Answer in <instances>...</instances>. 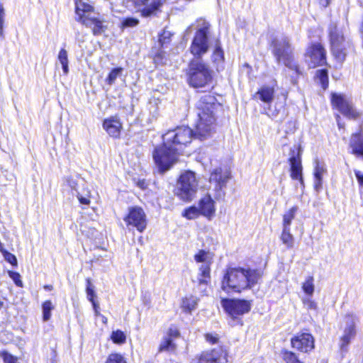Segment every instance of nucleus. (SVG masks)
<instances>
[{
  "label": "nucleus",
  "mask_w": 363,
  "mask_h": 363,
  "mask_svg": "<svg viewBox=\"0 0 363 363\" xmlns=\"http://www.w3.org/2000/svg\"><path fill=\"white\" fill-rule=\"evenodd\" d=\"M326 172L325 165L319 162H316L315 167V189L318 191L322 186V179L323 174Z\"/></svg>",
  "instance_id": "24"
},
{
  "label": "nucleus",
  "mask_w": 363,
  "mask_h": 363,
  "mask_svg": "<svg viewBox=\"0 0 363 363\" xmlns=\"http://www.w3.org/2000/svg\"><path fill=\"white\" fill-rule=\"evenodd\" d=\"M349 147L351 153L357 157H363V129L358 133H352L350 136Z\"/></svg>",
  "instance_id": "21"
},
{
  "label": "nucleus",
  "mask_w": 363,
  "mask_h": 363,
  "mask_svg": "<svg viewBox=\"0 0 363 363\" xmlns=\"http://www.w3.org/2000/svg\"><path fill=\"white\" fill-rule=\"evenodd\" d=\"M54 306L51 301H46L42 304L43 320L45 322L51 318V311L54 309Z\"/></svg>",
  "instance_id": "30"
},
{
  "label": "nucleus",
  "mask_w": 363,
  "mask_h": 363,
  "mask_svg": "<svg viewBox=\"0 0 363 363\" xmlns=\"http://www.w3.org/2000/svg\"><path fill=\"white\" fill-rule=\"evenodd\" d=\"M179 335H180V333H179V329L176 326L172 325L168 329L167 335L165 336L167 337L171 338V339H172V340H174V339L179 337Z\"/></svg>",
  "instance_id": "44"
},
{
  "label": "nucleus",
  "mask_w": 363,
  "mask_h": 363,
  "mask_svg": "<svg viewBox=\"0 0 363 363\" xmlns=\"http://www.w3.org/2000/svg\"><path fill=\"white\" fill-rule=\"evenodd\" d=\"M199 180L195 172L185 171L179 177L175 189L176 195L184 201H190L198 191Z\"/></svg>",
  "instance_id": "7"
},
{
  "label": "nucleus",
  "mask_w": 363,
  "mask_h": 363,
  "mask_svg": "<svg viewBox=\"0 0 363 363\" xmlns=\"http://www.w3.org/2000/svg\"><path fill=\"white\" fill-rule=\"evenodd\" d=\"M230 178V173L226 169L216 168L211 172L209 178V190L213 191L216 199L219 200L225 196V189Z\"/></svg>",
  "instance_id": "9"
},
{
  "label": "nucleus",
  "mask_w": 363,
  "mask_h": 363,
  "mask_svg": "<svg viewBox=\"0 0 363 363\" xmlns=\"http://www.w3.org/2000/svg\"><path fill=\"white\" fill-rule=\"evenodd\" d=\"M357 318L353 315H347L343 321V335L340 339V347L344 350L353 339L356 335V324Z\"/></svg>",
  "instance_id": "16"
},
{
  "label": "nucleus",
  "mask_w": 363,
  "mask_h": 363,
  "mask_svg": "<svg viewBox=\"0 0 363 363\" xmlns=\"http://www.w3.org/2000/svg\"><path fill=\"white\" fill-rule=\"evenodd\" d=\"M220 104L211 94L202 96L196 104L199 120L196 125L194 135L203 140L210 136L215 129L216 113Z\"/></svg>",
  "instance_id": "3"
},
{
  "label": "nucleus",
  "mask_w": 363,
  "mask_h": 363,
  "mask_svg": "<svg viewBox=\"0 0 363 363\" xmlns=\"http://www.w3.org/2000/svg\"><path fill=\"white\" fill-rule=\"evenodd\" d=\"M306 57L311 67L321 66L326 62L325 50L319 43L314 44L308 48Z\"/></svg>",
  "instance_id": "17"
},
{
  "label": "nucleus",
  "mask_w": 363,
  "mask_h": 363,
  "mask_svg": "<svg viewBox=\"0 0 363 363\" xmlns=\"http://www.w3.org/2000/svg\"><path fill=\"white\" fill-rule=\"evenodd\" d=\"M340 119H341L340 116L339 115H337L336 116V121H337V125H338L339 128H344L345 123H341Z\"/></svg>",
  "instance_id": "53"
},
{
  "label": "nucleus",
  "mask_w": 363,
  "mask_h": 363,
  "mask_svg": "<svg viewBox=\"0 0 363 363\" xmlns=\"http://www.w3.org/2000/svg\"><path fill=\"white\" fill-rule=\"evenodd\" d=\"M225 352L222 349H213L202 352L196 363H227Z\"/></svg>",
  "instance_id": "19"
},
{
  "label": "nucleus",
  "mask_w": 363,
  "mask_h": 363,
  "mask_svg": "<svg viewBox=\"0 0 363 363\" xmlns=\"http://www.w3.org/2000/svg\"><path fill=\"white\" fill-rule=\"evenodd\" d=\"M207 26L199 29L191 45V52L194 57L189 63L188 81L194 88L205 87L212 82V74L208 67L199 58L206 53L208 48L207 38Z\"/></svg>",
  "instance_id": "2"
},
{
  "label": "nucleus",
  "mask_w": 363,
  "mask_h": 363,
  "mask_svg": "<svg viewBox=\"0 0 363 363\" xmlns=\"http://www.w3.org/2000/svg\"><path fill=\"white\" fill-rule=\"evenodd\" d=\"M76 191L77 197L80 203L84 205L90 204L91 191L86 186H83L79 191L76 190Z\"/></svg>",
  "instance_id": "27"
},
{
  "label": "nucleus",
  "mask_w": 363,
  "mask_h": 363,
  "mask_svg": "<svg viewBox=\"0 0 363 363\" xmlns=\"http://www.w3.org/2000/svg\"><path fill=\"white\" fill-rule=\"evenodd\" d=\"M316 77L318 79L323 89L328 86V76L326 69H318L316 71Z\"/></svg>",
  "instance_id": "32"
},
{
  "label": "nucleus",
  "mask_w": 363,
  "mask_h": 363,
  "mask_svg": "<svg viewBox=\"0 0 363 363\" xmlns=\"http://www.w3.org/2000/svg\"><path fill=\"white\" fill-rule=\"evenodd\" d=\"M191 31V27H189L186 30V33H188V32H190Z\"/></svg>",
  "instance_id": "58"
},
{
  "label": "nucleus",
  "mask_w": 363,
  "mask_h": 363,
  "mask_svg": "<svg viewBox=\"0 0 363 363\" xmlns=\"http://www.w3.org/2000/svg\"><path fill=\"white\" fill-rule=\"evenodd\" d=\"M68 182H69V186H70L72 189H74V190L76 191L77 189H75V186H76V183H75V182H74V181H73V180H68Z\"/></svg>",
  "instance_id": "55"
},
{
  "label": "nucleus",
  "mask_w": 363,
  "mask_h": 363,
  "mask_svg": "<svg viewBox=\"0 0 363 363\" xmlns=\"http://www.w3.org/2000/svg\"><path fill=\"white\" fill-rule=\"evenodd\" d=\"M298 210V207L294 206L284 213L283 215V228H290L291 222L294 219Z\"/></svg>",
  "instance_id": "26"
},
{
  "label": "nucleus",
  "mask_w": 363,
  "mask_h": 363,
  "mask_svg": "<svg viewBox=\"0 0 363 363\" xmlns=\"http://www.w3.org/2000/svg\"><path fill=\"white\" fill-rule=\"evenodd\" d=\"M199 209L201 214L208 220L214 216L216 212L215 202L211 194H208L201 199L199 203Z\"/></svg>",
  "instance_id": "20"
},
{
  "label": "nucleus",
  "mask_w": 363,
  "mask_h": 363,
  "mask_svg": "<svg viewBox=\"0 0 363 363\" xmlns=\"http://www.w3.org/2000/svg\"><path fill=\"white\" fill-rule=\"evenodd\" d=\"M106 363H126V361L121 354L115 353L109 355Z\"/></svg>",
  "instance_id": "41"
},
{
  "label": "nucleus",
  "mask_w": 363,
  "mask_h": 363,
  "mask_svg": "<svg viewBox=\"0 0 363 363\" xmlns=\"http://www.w3.org/2000/svg\"><path fill=\"white\" fill-rule=\"evenodd\" d=\"M262 277L259 270L244 267L228 268L225 273L221 288L227 292L241 293L252 289Z\"/></svg>",
  "instance_id": "4"
},
{
  "label": "nucleus",
  "mask_w": 363,
  "mask_h": 363,
  "mask_svg": "<svg viewBox=\"0 0 363 363\" xmlns=\"http://www.w3.org/2000/svg\"><path fill=\"white\" fill-rule=\"evenodd\" d=\"M272 52L278 62H283L289 69L299 74V67L294 62L292 48L289 39L284 35L276 36L271 43Z\"/></svg>",
  "instance_id": "5"
},
{
  "label": "nucleus",
  "mask_w": 363,
  "mask_h": 363,
  "mask_svg": "<svg viewBox=\"0 0 363 363\" xmlns=\"http://www.w3.org/2000/svg\"><path fill=\"white\" fill-rule=\"evenodd\" d=\"M86 292L88 300L91 302L93 301H95V297L96 296L95 291H94V286L91 284L90 279H86Z\"/></svg>",
  "instance_id": "39"
},
{
  "label": "nucleus",
  "mask_w": 363,
  "mask_h": 363,
  "mask_svg": "<svg viewBox=\"0 0 363 363\" xmlns=\"http://www.w3.org/2000/svg\"><path fill=\"white\" fill-rule=\"evenodd\" d=\"M176 348L174 343L173 342L172 339L168 338L164 336L160 345L159 351L164 352V351H173Z\"/></svg>",
  "instance_id": "31"
},
{
  "label": "nucleus",
  "mask_w": 363,
  "mask_h": 363,
  "mask_svg": "<svg viewBox=\"0 0 363 363\" xmlns=\"http://www.w3.org/2000/svg\"><path fill=\"white\" fill-rule=\"evenodd\" d=\"M302 150L300 145H294L289 149L288 162L290 166V177L298 180L302 188H304L303 178V166L301 162Z\"/></svg>",
  "instance_id": "10"
},
{
  "label": "nucleus",
  "mask_w": 363,
  "mask_h": 363,
  "mask_svg": "<svg viewBox=\"0 0 363 363\" xmlns=\"http://www.w3.org/2000/svg\"><path fill=\"white\" fill-rule=\"evenodd\" d=\"M193 138V130L187 126L177 127L162 135L163 144L153 152V159L160 172L168 170L178 160L183 147Z\"/></svg>",
  "instance_id": "1"
},
{
  "label": "nucleus",
  "mask_w": 363,
  "mask_h": 363,
  "mask_svg": "<svg viewBox=\"0 0 363 363\" xmlns=\"http://www.w3.org/2000/svg\"><path fill=\"white\" fill-rule=\"evenodd\" d=\"M103 127L113 138H118L122 129V125L116 117H111L105 119L103 123Z\"/></svg>",
  "instance_id": "22"
},
{
  "label": "nucleus",
  "mask_w": 363,
  "mask_h": 363,
  "mask_svg": "<svg viewBox=\"0 0 363 363\" xmlns=\"http://www.w3.org/2000/svg\"><path fill=\"white\" fill-rule=\"evenodd\" d=\"M133 2L141 16L147 18L157 15L165 0H133Z\"/></svg>",
  "instance_id": "15"
},
{
  "label": "nucleus",
  "mask_w": 363,
  "mask_h": 363,
  "mask_svg": "<svg viewBox=\"0 0 363 363\" xmlns=\"http://www.w3.org/2000/svg\"><path fill=\"white\" fill-rule=\"evenodd\" d=\"M171 33L168 30H163L162 33L160 35L159 37V43L164 45V44H167L169 43L170 38H171Z\"/></svg>",
  "instance_id": "45"
},
{
  "label": "nucleus",
  "mask_w": 363,
  "mask_h": 363,
  "mask_svg": "<svg viewBox=\"0 0 363 363\" xmlns=\"http://www.w3.org/2000/svg\"><path fill=\"white\" fill-rule=\"evenodd\" d=\"M197 301L198 300L195 296H186L182 299L181 308L184 312L190 313L192 311L196 309Z\"/></svg>",
  "instance_id": "25"
},
{
  "label": "nucleus",
  "mask_w": 363,
  "mask_h": 363,
  "mask_svg": "<svg viewBox=\"0 0 363 363\" xmlns=\"http://www.w3.org/2000/svg\"><path fill=\"white\" fill-rule=\"evenodd\" d=\"M221 305L228 315L233 319L247 313L252 307L250 301L223 298Z\"/></svg>",
  "instance_id": "12"
},
{
  "label": "nucleus",
  "mask_w": 363,
  "mask_h": 363,
  "mask_svg": "<svg viewBox=\"0 0 363 363\" xmlns=\"http://www.w3.org/2000/svg\"><path fill=\"white\" fill-rule=\"evenodd\" d=\"M194 260L200 264L199 267V284H207L211 278V265L213 263V255L210 252L199 250L194 255Z\"/></svg>",
  "instance_id": "13"
},
{
  "label": "nucleus",
  "mask_w": 363,
  "mask_h": 363,
  "mask_svg": "<svg viewBox=\"0 0 363 363\" xmlns=\"http://www.w3.org/2000/svg\"><path fill=\"white\" fill-rule=\"evenodd\" d=\"M281 240L288 248H292L294 245V238L291 233V228H283Z\"/></svg>",
  "instance_id": "28"
},
{
  "label": "nucleus",
  "mask_w": 363,
  "mask_h": 363,
  "mask_svg": "<svg viewBox=\"0 0 363 363\" xmlns=\"http://www.w3.org/2000/svg\"><path fill=\"white\" fill-rule=\"evenodd\" d=\"M91 303L92 304L95 315L96 316L101 315V313H100V311H99V309H100L99 303L97 301H93Z\"/></svg>",
  "instance_id": "50"
},
{
  "label": "nucleus",
  "mask_w": 363,
  "mask_h": 363,
  "mask_svg": "<svg viewBox=\"0 0 363 363\" xmlns=\"http://www.w3.org/2000/svg\"><path fill=\"white\" fill-rule=\"evenodd\" d=\"M328 32L333 55L339 61L345 57L344 42V31L336 22L331 21L328 28Z\"/></svg>",
  "instance_id": "8"
},
{
  "label": "nucleus",
  "mask_w": 363,
  "mask_h": 363,
  "mask_svg": "<svg viewBox=\"0 0 363 363\" xmlns=\"http://www.w3.org/2000/svg\"><path fill=\"white\" fill-rule=\"evenodd\" d=\"M9 275L10 278L13 279V281H14V283L16 284V286H18L19 287L23 286V282L21 279V275L19 273L16 272L9 271Z\"/></svg>",
  "instance_id": "46"
},
{
  "label": "nucleus",
  "mask_w": 363,
  "mask_h": 363,
  "mask_svg": "<svg viewBox=\"0 0 363 363\" xmlns=\"http://www.w3.org/2000/svg\"><path fill=\"white\" fill-rule=\"evenodd\" d=\"M303 303L308 310H316L318 306L317 303L310 297L303 298L302 299Z\"/></svg>",
  "instance_id": "43"
},
{
  "label": "nucleus",
  "mask_w": 363,
  "mask_h": 363,
  "mask_svg": "<svg viewBox=\"0 0 363 363\" xmlns=\"http://www.w3.org/2000/svg\"><path fill=\"white\" fill-rule=\"evenodd\" d=\"M139 20L133 17H128L123 20L122 27L123 28H133L138 25Z\"/></svg>",
  "instance_id": "40"
},
{
  "label": "nucleus",
  "mask_w": 363,
  "mask_h": 363,
  "mask_svg": "<svg viewBox=\"0 0 363 363\" xmlns=\"http://www.w3.org/2000/svg\"><path fill=\"white\" fill-rule=\"evenodd\" d=\"M4 259L13 266L17 265V259L16 256L7 251H2Z\"/></svg>",
  "instance_id": "47"
},
{
  "label": "nucleus",
  "mask_w": 363,
  "mask_h": 363,
  "mask_svg": "<svg viewBox=\"0 0 363 363\" xmlns=\"http://www.w3.org/2000/svg\"><path fill=\"white\" fill-rule=\"evenodd\" d=\"M4 363H18V359L6 351L0 353Z\"/></svg>",
  "instance_id": "42"
},
{
  "label": "nucleus",
  "mask_w": 363,
  "mask_h": 363,
  "mask_svg": "<svg viewBox=\"0 0 363 363\" xmlns=\"http://www.w3.org/2000/svg\"><path fill=\"white\" fill-rule=\"evenodd\" d=\"M200 215H201V212L199 208L196 206H191L185 209L182 213V216L189 220L195 219Z\"/></svg>",
  "instance_id": "33"
},
{
  "label": "nucleus",
  "mask_w": 363,
  "mask_h": 363,
  "mask_svg": "<svg viewBox=\"0 0 363 363\" xmlns=\"http://www.w3.org/2000/svg\"><path fill=\"white\" fill-rule=\"evenodd\" d=\"M163 60V54L161 52L157 53L155 57V62L157 64H164V62L162 61Z\"/></svg>",
  "instance_id": "52"
},
{
  "label": "nucleus",
  "mask_w": 363,
  "mask_h": 363,
  "mask_svg": "<svg viewBox=\"0 0 363 363\" xmlns=\"http://www.w3.org/2000/svg\"><path fill=\"white\" fill-rule=\"evenodd\" d=\"M123 70V69L121 67L113 69L108 74L107 78L106 79V83L108 85L113 84L116 79L122 74Z\"/></svg>",
  "instance_id": "34"
},
{
  "label": "nucleus",
  "mask_w": 363,
  "mask_h": 363,
  "mask_svg": "<svg viewBox=\"0 0 363 363\" xmlns=\"http://www.w3.org/2000/svg\"><path fill=\"white\" fill-rule=\"evenodd\" d=\"M291 343L292 347L302 352H308L315 346L314 337L308 333L297 334L291 339Z\"/></svg>",
  "instance_id": "18"
},
{
  "label": "nucleus",
  "mask_w": 363,
  "mask_h": 363,
  "mask_svg": "<svg viewBox=\"0 0 363 363\" xmlns=\"http://www.w3.org/2000/svg\"><path fill=\"white\" fill-rule=\"evenodd\" d=\"M282 358L285 363H303L295 353L287 350L282 352Z\"/></svg>",
  "instance_id": "36"
},
{
  "label": "nucleus",
  "mask_w": 363,
  "mask_h": 363,
  "mask_svg": "<svg viewBox=\"0 0 363 363\" xmlns=\"http://www.w3.org/2000/svg\"><path fill=\"white\" fill-rule=\"evenodd\" d=\"M149 111L150 113L151 114L152 117L150 118V121H152L153 120H155L158 115V107L156 104L150 103L149 104Z\"/></svg>",
  "instance_id": "48"
},
{
  "label": "nucleus",
  "mask_w": 363,
  "mask_h": 363,
  "mask_svg": "<svg viewBox=\"0 0 363 363\" xmlns=\"http://www.w3.org/2000/svg\"><path fill=\"white\" fill-rule=\"evenodd\" d=\"M205 337H206V341H208L212 344L216 343L218 340V337L215 335H213L212 334H206Z\"/></svg>",
  "instance_id": "51"
},
{
  "label": "nucleus",
  "mask_w": 363,
  "mask_h": 363,
  "mask_svg": "<svg viewBox=\"0 0 363 363\" xmlns=\"http://www.w3.org/2000/svg\"><path fill=\"white\" fill-rule=\"evenodd\" d=\"M319 3L322 6L326 7L330 3V0H319Z\"/></svg>",
  "instance_id": "54"
},
{
  "label": "nucleus",
  "mask_w": 363,
  "mask_h": 363,
  "mask_svg": "<svg viewBox=\"0 0 363 363\" xmlns=\"http://www.w3.org/2000/svg\"><path fill=\"white\" fill-rule=\"evenodd\" d=\"M57 58L62 65L64 74H67L69 72V61L67 50L64 48L61 49L58 53Z\"/></svg>",
  "instance_id": "29"
},
{
  "label": "nucleus",
  "mask_w": 363,
  "mask_h": 363,
  "mask_svg": "<svg viewBox=\"0 0 363 363\" xmlns=\"http://www.w3.org/2000/svg\"><path fill=\"white\" fill-rule=\"evenodd\" d=\"M44 289L48 291H51L53 289V286L52 285H45Z\"/></svg>",
  "instance_id": "57"
},
{
  "label": "nucleus",
  "mask_w": 363,
  "mask_h": 363,
  "mask_svg": "<svg viewBox=\"0 0 363 363\" xmlns=\"http://www.w3.org/2000/svg\"><path fill=\"white\" fill-rule=\"evenodd\" d=\"M75 5L77 21L85 26L91 28L94 35L101 34L104 31L103 21L99 18L98 13L94 12L93 6L82 0H76Z\"/></svg>",
  "instance_id": "6"
},
{
  "label": "nucleus",
  "mask_w": 363,
  "mask_h": 363,
  "mask_svg": "<svg viewBox=\"0 0 363 363\" xmlns=\"http://www.w3.org/2000/svg\"><path fill=\"white\" fill-rule=\"evenodd\" d=\"M314 284L313 277H308L303 283L302 289L304 293L308 296H311L314 292Z\"/></svg>",
  "instance_id": "35"
},
{
  "label": "nucleus",
  "mask_w": 363,
  "mask_h": 363,
  "mask_svg": "<svg viewBox=\"0 0 363 363\" xmlns=\"http://www.w3.org/2000/svg\"><path fill=\"white\" fill-rule=\"evenodd\" d=\"M124 220L128 225H133L140 232L144 231L147 226L146 215L143 209L138 206L129 208Z\"/></svg>",
  "instance_id": "14"
},
{
  "label": "nucleus",
  "mask_w": 363,
  "mask_h": 363,
  "mask_svg": "<svg viewBox=\"0 0 363 363\" xmlns=\"http://www.w3.org/2000/svg\"><path fill=\"white\" fill-rule=\"evenodd\" d=\"M354 174L359 186L363 188V172L359 170H354Z\"/></svg>",
  "instance_id": "49"
},
{
  "label": "nucleus",
  "mask_w": 363,
  "mask_h": 363,
  "mask_svg": "<svg viewBox=\"0 0 363 363\" xmlns=\"http://www.w3.org/2000/svg\"><path fill=\"white\" fill-rule=\"evenodd\" d=\"M111 339L114 343L123 344L125 342L126 336L121 330L113 331L111 334Z\"/></svg>",
  "instance_id": "38"
},
{
  "label": "nucleus",
  "mask_w": 363,
  "mask_h": 363,
  "mask_svg": "<svg viewBox=\"0 0 363 363\" xmlns=\"http://www.w3.org/2000/svg\"><path fill=\"white\" fill-rule=\"evenodd\" d=\"M331 104L334 108L337 109L343 116L349 119H357L362 113L357 111L350 99L344 94L333 93Z\"/></svg>",
  "instance_id": "11"
},
{
  "label": "nucleus",
  "mask_w": 363,
  "mask_h": 363,
  "mask_svg": "<svg viewBox=\"0 0 363 363\" xmlns=\"http://www.w3.org/2000/svg\"><path fill=\"white\" fill-rule=\"evenodd\" d=\"M223 51L220 48V46L218 44V43H217L212 55V60L213 62L219 64L223 61Z\"/></svg>",
  "instance_id": "37"
},
{
  "label": "nucleus",
  "mask_w": 363,
  "mask_h": 363,
  "mask_svg": "<svg viewBox=\"0 0 363 363\" xmlns=\"http://www.w3.org/2000/svg\"><path fill=\"white\" fill-rule=\"evenodd\" d=\"M274 89L269 86H263L256 93L255 97H258L266 104H270L274 99Z\"/></svg>",
  "instance_id": "23"
},
{
  "label": "nucleus",
  "mask_w": 363,
  "mask_h": 363,
  "mask_svg": "<svg viewBox=\"0 0 363 363\" xmlns=\"http://www.w3.org/2000/svg\"><path fill=\"white\" fill-rule=\"evenodd\" d=\"M4 23V21H1V23H0V37L4 36V30H3Z\"/></svg>",
  "instance_id": "56"
}]
</instances>
